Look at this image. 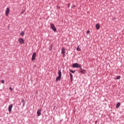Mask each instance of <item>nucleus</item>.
Listing matches in <instances>:
<instances>
[{
  "label": "nucleus",
  "mask_w": 124,
  "mask_h": 124,
  "mask_svg": "<svg viewBox=\"0 0 124 124\" xmlns=\"http://www.w3.org/2000/svg\"><path fill=\"white\" fill-rule=\"evenodd\" d=\"M80 71L81 73H84V74H86V73H87V72L86 71V70L81 69Z\"/></svg>",
  "instance_id": "obj_10"
},
{
  "label": "nucleus",
  "mask_w": 124,
  "mask_h": 124,
  "mask_svg": "<svg viewBox=\"0 0 124 124\" xmlns=\"http://www.w3.org/2000/svg\"><path fill=\"white\" fill-rule=\"evenodd\" d=\"M18 42L20 44H24V43H25V41L24 40V39L20 38L18 39Z\"/></svg>",
  "instance_id": "obj_4"
},
{
  "label": "nucleus",
  "mask_w": 124,
  "mask_h": 124,
  "mask_svg": "<svg viewBox=\"0 0 124 124\" xmlns=\"http://www.w3.org/2000/svg\"><path fill=\"white\" fill-rule=\"evenodd\" d=\"M41 111H42V109H38L37 111V116L39 117L41 115Z\"/></svg>",
  "instance_id": "obj_6"
},
{
  "label": "nucleus",
  "mask_w": 124,
  "mask_h": 124,
  "mask_svg": "<svg viewBox=\"0 0 124 124\" xmlns=\"http://www.w3.org/2000/svg\"><path fill=\"white\" fill-rule=\"evenodd\" d=\"M73 67L76 68H81V65L78 63H75L73 64Z\"/></svg>",
  "instance_id": "obj_1"
},
{
  "label": "nucleus",
  "mask_w": 124,
  "mask_h": 124,
  "mask_svg": "<svg viewBox=\"0 0 124 124\" xmlns=\"http://www.w3.org/2000/svg\"><path fill=\"white\" fill-rule=\"evenodd\" d=\"M120 106H121V103L118 102V103L117 104V105H116V108H119L120 107Z\"/></svg>",
  "instance_id": "obj_12"
},
{
  "label": "nucleus",
  "mask_w": 124,
  "mask_h": 124,
  "mask_svg": "<svg viewBox=\"0 0 124 124\" xmlns=\"http://www.w3.org/2000/svg\"><path fill=\"white\" fill-rule=\"evenodd\" d=\"M13 108V105L11 104L9 106L8 111L9 112H11L12 111V108Z\"/></svg>",
  "instance_id": "obj_7"
},
{
  "label": "nucleus",
  "mask_w": 124,
  "mask_h": 124,
  "mask_svg": "<svg viewBox=\"0 0 124 124\" xmlns=\"http://www.w3.org/2000/svg\"><path fill=\"white\" fill-rule=\"evenodd\" d=\"M119 79H121V76H118L116 78V80H119Z\"/></svg>",
  "instance_id": "obj_17"
},
{
  "label": "nucleus",
  "mask_w": 124,
  "mask_h": 124,
  "mask_svg": "<svg viewBox=\"0 0 124 124\" xmlns=\"http://www.w3.org/2000/svg\"><path fill=\"white\" fill-rule=\"evenodd\" d=\"M87 34L90 33V31H89V30H88V31H87Z\"/></svg>",
  "instance_id": "obj_22"
},
{
  "label": "nucleus",
  "mask_w": 124,
  "mask_h": 124,
  "mask_svg": "<svg viewBox=\"0 0 124 124\" xmlns=\"http://www.w3.org/2000/svg\"><path fill=\"white\" fill-rule=\"evenodd\" d=\"M1 83H2V84H4V80H1Z\"/></svg>",
  "instance_id": "obj_21"
},
{
  "label": "nucleus",
  "mask_w": 124,
  "mask_h": 124,
  "mask_svg": "<svg viewBox=\"0 0 124 124\" xmlns=\"http://www.w3.org/2000/svg\"><path fill=\"white\" fill-rule=\"evenodd\" d=\"M70 72H71L72 73H75V71H73L72 70H70Z\"/></svg>",
  "instance_id": "obj_18"
},
{
  "label": "nucleus",
  "mask_w": 124,
  "mask_h": 124,
  "mask_svg": "<svg viewBox=\"0 0 124 124\" xmlns=\"http://www.w3.org/2000/svg\"><path fill=\"white\" fill-rule=\"evenodd\" d=\"M70 76L71 78V81H72V79H73V75H72V74H70Z\"/></svg>",
  "instance_id": "obj_14"
},
{
  "label": "nucleus",
  "mask_w": 124,
  "mask_h": 124,
  "mask_svg": "<svg viewBox=\"0 0 124 124\" xmlns=\"http://www.w3.org/2000/svg\"><path fill=\"white\" fill-rule=\"evenodd\" d=\"M21 101H22V102L23 103V104H25V101H24L23 99H22V100H21Z\"/></svg>",
  "instance_id": "obj_20"
},
{
  "label": "nucleus",
  "mask_w": 124,
  "mask_h": 124,
  "mask_svg": "<svg viewBox=\"0 0 124 124\" xmlns=\"http://www.w3.org/2000/svg\"><path fill=\"white\" fill-rule=\"evenodd\" d=\"M20 35H22V36H24V35H25V33L24 32V31H21L20 32Z\"/></svg>",
  "instance_id": "obj_15"
},
{
  "label": "nucleus",
  "mask_w": 124,
  "mask_h": 124,
  "mask_svg": "<svg viewBox=\"0 0 124 124\" xmlns=\"http://www.w3.org/2000/svg\"><path fill=\"white\" fill-rule=\"evenodd\" d=\"M36 57V53L34 52L32 55L31 61H34L35 58Z\"/></svg>",
  "instance_id": "obj_5"
},
{
  "label": "nucleus",
  "mask_w": 124,
  "mask_h": 124,
  "mask_svg": "<svg viewBox=\"0 0 124 124\" xmlns=\"http://www.w3.org/2000/svg\"><path fill=\"white\" fill-rule=\"evenodd\" d=\"M95 123H97L96 121H95Z\"/></svg>",
  "instance_id": "obj_23"
},
{
  "label": "nucleus",
  "mask_w": 124,
  "mask_h": 124,
  "mask_svg": "<svg viewBox=\"0 0 124 124\" xmlns=\"http://www.w3.org/2000/svg\"><path fill=\"white\" fill-rule=\"evenodd\" d=\"M77 51H80L81 50V48H80V46H79L77 47Z\"/></svg>",
  "instance_id": "obj_16"
},
{
  "label": "nucleus",
  "mask_w": 124,
  "mask_h": 124,
  "mask_svg": "<svg viewBox=\"0 0 124 124\" xmlns=\"http://www.w3.org/2000/svg\"><path fill=\"white\" fill-rule=\"evenodd\" d=\"M9 11H10L9 8H7L6 10V11H5L6 16H8V15L9 14Z\"/></svg>",
  "instance_id": "obj_8"
},
{
  "label": "nucleus",
  "mask_w": 124,
  "mask_h": 124,
  "mask_svg": "<svg viewBox=\"0 0 124 124\" xmlns=\"http://www.w3.org/2000/svg\"><path fill=\"white\" fill-rule=\"evenodd\" d=\"M62 54L63 58H64L65 57V49H64V47L62 48Z\"/></svg>",
  "instance_id": "obj_3"
},
{
  "label": "nucleus",
  "mask_w": 124,
  "mask_h": 124,
  "mask_svg": "<svg viewBox=\"0 0 124 124\" xmlns=\"http://www.w3.org/2000/svg\"><path fill=\"white\" fill-rule=\"evenodd\" d=\"M61 79H62V77L58 76V77H57L56 78V80L57 81H61Z\"/></svg>",
  "instance_id": "obj_9"
},
{
  "label": "nucleus",
  "mask_w": 124,
  "mask_h": 124,
  "mask_svg": "<svg viewBox=\"0 0 124 124\" xmlns=\"http://www.w3.org/2000/svg\"><path fill=\"white\" fill-rule=\"evenodd\" d=\"M9 90H10V91H13V89H12V88H11V87L9 88Z\"/></svg>",
  "instance_id": "obj_19"
},
{
  "label": "nucleus",
  "mask_w": 124,
  "mask_h": 124,
  "mask_svg": "<svg viewBox=\"0 0 124 124\" xmlns=\"http://www.w3.org/2000/svg\"><path fill=\"white\" fill-rule=\"evenodd\" d=\"M58 75L59 77H62V71H59Z\"/></svg>",
  "instance_id": "obj_13"
},
{
  "label": "nucleus",
  "mask_w": 124,
  "mask_h": 124,
  "mask_svg": "<svg viewBox=\"0 0 124 124\" xmlns=\"http://www.w3.org/2000/svg\"><path fill=\"white\" fill-rule=\"evenodd\" d=\"M100 28V26L99 25V24H97L96 25V30H99Z\"/></svg>",
  "instance_id": "obj_11"
},
{
  "label": "nucleus",
  "mask_w": 124,
  "mask_h": 124,
  "mask_svg": "<svg viewBox=\"0 0 124 124\" xmlns=\"http://www.w3.org/2000/svg\"><path fill=\"white\" fill-rule=\"evenodd\" d=\"M50 27H51L52 30L54 32L57 31V28H56V27H55V25H54V24L51 23V24H50Z\"/></svg>",
  "instance_id": "obj_2"
}]
</instances>
